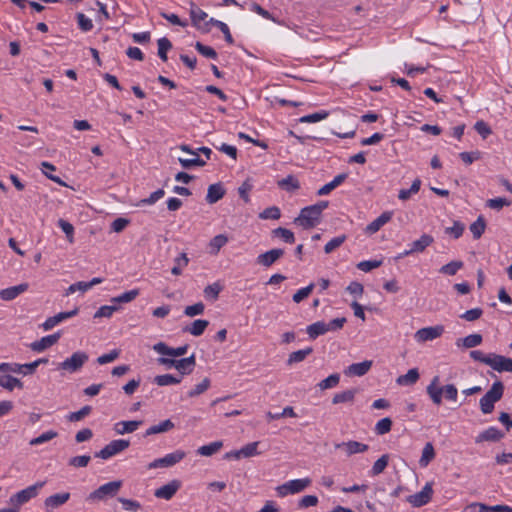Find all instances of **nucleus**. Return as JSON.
Listing matches in <instances>:
<instances>
[{
    "label": "nucleus",
    "mask_w": 512,
    "mask_h": 512,
    "mask_svg": "<svg viewBox=\"0 0 512 512\" xmlns=\"http://www.w3.org/2000/svg\"><path fill=\"white\" fill-rule=\"evenodd\" d=\"M439 376H434L426 388V392L433 404L440 406L443 403V397L450 402H456L458 398V389L454 384L438 386Z\"/></svg>",
    "instance_id": "1"
},
{
    "label": "nucleus",
    "mask_w": 512,
    "mask_h": 512,
    "mask_svg": "<svg viewBox=\"0 0 512 512\" xmlns=\"http://www.w3.org/2000/svg\"><path fill=\"white\" fill-rule=\"evenodd\" d=\"M504 393V384L501 381H495L491 388L480 399V409L483 414H490L494 410V405L498 402Z\"/></svg>",
    "instance_id": "2"
},
{
    "label": "nucleus",
    "mask_w": 512,
    "mask_h": 512,
    "mask_svg": "<svg viewBox=\"0 0 512 512\" xmlns=\"http://www.w3.org/2000/svg\"><path fill=\"white\" fill-rule=\"evenodd\" d=\"M157 362L165 366L167 369L175 368L180 372L181 376H184L189 375L193 372L196 365V357L195 354H192L189 357L182 358L179 360L173 358L159 357L157 359Z\"/></svg>",
    "instance_id": "3"
},
{
    "label": "nucleus",
    "mask_w": 512,
    "mask_h": 512,
    "mask_svg": "<svg viewBox=\"0 0 512 512\" xmlns=\"http://www.w3.org/2000/svg\"><path fill=\"white\" fill-rule=\"evenodd\" d=\"M122 481L116 480L105 483L99 488L91 492L88 496V500L92 501H104L108 498L115 497L122 487Z\"/></svg>",
    "instance_id": "4"
},
{
    "label": "nucleus",
    "mask_w": 512,
    "mask_h": 512,
    "mask_svg": "<svg viewBox=\"0 0 512 512\" xmlns=\"http://www.w3.org/2000/svg\"><path fill=\"white\" fill-rule=\"evenodd\" d=\"M45 485V481H40L31 485L10 497V504L12 506L20 508L21 505L27 503L32 498H35L38 495L39 490Z\"/></svg>",
    "instance_id": "5"
},
{
    "label": "nucleus",
    "mask_w": 512,
    "mask_h": 512,
    "mask_svg": "<svg viewBox=\"0 0 512 512\" xmlns=\"http://www.w3.org/2000/svg\"><path fill=\"white\" fill-rule=\"evenodd\" d=\"M311 484L310 478L290 480L282 485L276 487V492L279 497H285L288 494H296L305 490Z\"/></svg>",
    "instance_id": "6"
},
{
    "label": "nucleus",
    "mask_w": 512,
    "mask_h": 512,
    "mask_svg": "<svg viewBox=\"0 0 512 512\" xmlns=\"http://www.w3.org/2000/svg\"><path fill=\"white\" fill-rule=\"evenodd\" d=\"M320 218L321 216L310 205L301 209L299 216L294 219V223L303 229H311L319 223Z\"/></svg>",
    "instance_id": "7"
},
{
    "label": "nucleus",
    "mask_w": 512,
    "mask_h": 512,
    "mask_svg": "<svg viewBox=\"0 0 512 512\" xmlns=\"http://www.w3.org/2000/svg\"><path fill=\"white\" fill-rule=\"evenodd\" d=\"M130 446V441L126 439H117L111 441L109 444H107L103 449L95 453V457L101 458V459H108L125 449H127Z\"/></svg>",
    "instance_id": "8"
},
{
    "label": "nucleus",
    "mask_w": 512,
    "mask_h": 512,
    "mask_svg": "<svg viewBox=\"0 0 512 512\" xmlns=\"http://www.w3.org/2000/svg\"><path fill=\"white\" fill-rule=\"evenodd\" d=\"M88 358V354L85 352H75L71 357L60 363L59 369L70 373L76 372L88 361Z\"/></svg>",
    "instance_id": "9"
},
{
    "label": "nucleus",
    "mask_w": 512,
    "mask_h": 512,
    "mask_svg": "<svg viewBox=\"0 0 512 512\" xmlns=\"http://www.w3.org/2000/svg\"><path fill=\"white\" fill-rule=\"evenodd\" d=\"M433 494V488L432 483L428 482L425 484V486L422 488L420 492H417L413 495H410L407 497V501L413 506V507H421L426 505L432 498Z\"/></svg>",
    "instance_id": "10"
},
{
    "label": "nucleus",
    "mask_w": 512,
    "mask_h": 512,
    "mask_svg": "<svg viewBox=\"0 0 512 512\" xmlns=\"http://www.w3.org/2000/svg\"><path fill=\"white\" fill-rule=\"evenodd\" d=\"M184 457H185V452H183L181 450H177L175 452L165 455L162 458H158V459L154 460L153 462H151L148 465V468L154 469V468H158V467H171V466L177 464L178 462H180Z\"/></svg>",
    "instance_id": "11"
},
{
    "label": "nucleus",
    "mask_w": 512,
    "mask_h": 512,
    "mask_svg": "<svg viewBox=\"0 0 512 512\" xmlns=\"http://www.w3.org/2000/svg\"><path fill=\"white\" fill-rule=\"evenodd\" d=\"M444 332V327L442 325H437L433 327H425L419 329L414 337L418 342H426L434 340L442 335Z\"/></svg>",
    "instance_id": "12"
},
{
    "label": "nucleus",
    "mask_w": 512,
    "mask_h": 512,
    "mask_svg": "<svg viewBox=\"0 0 512 512\" xmlns=\"http://www.w3.org/2000/svg\"><path fill=\"white\" fill-rule=\"evenodd\" d=\"M181 487V481L174 479L156 489L154 496L159 499L170 500Z\"/></svg>",
    "instance_id": "13"
},
{
    "label": "nucleus",
    "mask_w": 512,
    "mask_h": 512,
    "mask_svg": "<svg viewBox=\"0 0 512 512\" xmlns=\"http://www.w3.org/2000/svg\"><path fill=\"white\" fill-rule=\"evenodd\" d=\"M489 367L499 373L512 372V359L492 353L491 360L489 361Z\"/></svg>",
    "instance_id": "14"
},
{
    "label": "nucleus",
    "mask_w": 512,
    "mask_h": 512,
    "mask_svg": "<svg viewBox=\"0 0 512 512\" xmlns=\"http://www.w3.org/2000/svg\"><path fill=\"white\" fill-rule=\"evenodd\" d=\"M284 250L281 248H274L269 251H266L260 255H258L256 262L257 264L264 266V267H270L273 265L277 260H279L284 255Z\"/></svg>",
    "instance_id": "15"
},
{
    "label": "nucleus",
    "mask_w": 512,
    "mask_h": 512,
    "mask_svg": "<svg viewBox=\"0 0 512 512\" xmlns=\"http://www.w3.org/2000/svg\"><path fill=\"white\" fill-rule=\"evenodd\" d=\"M61 337V332H56L54 334L42 337L40 340L32 342L29 347L34 352H42L46 350L47 348L53 346L58 342V340Z\"/></svg>",
    "instance_id": "16"
},
{
    "label": "nucleus",
    "mask_w": 512,
    "mask_h": 512,
    "mask_svg": "<svg viewBox=\"0 0 512 512\" xmlns=\"http://www.w3.org/2000/svg\"><path fill=\"white\" fill-rule=\"evenodd\" d=\"M153 349L161 355H167L170 357H180L186 354L188 350V345L185 344L177 348H172L166 345L164 342H159L153 346Z\"/></svg>",
    "instance_id": "17"
},
{
    "label": "nucleus",
    "mask_w": 512,
    "mask_h": 512,
    "mask_svg": "<svg viewBox=\"0 0 512 512\" xmlns=\"http://www.w3.org/2000/svg\"><path fill=\"white\" fill-rule=\"evenodd\" d=\"M78 312H79V308H77V307L71 311L60 312L52 317H48L45 320V322L41 325V327L45 331L51 330L54 326H56L60 322L66 320L68 318H71L73 316H76L78 314Z\"/></svg>",
    "instance_id": "18"
},
{
    "label": "nucleus",
    "mask_w": 512,
    "mask_h": 512,
    "mask_svg": "<svg viewBox=\"0 0 512 512\" xmlns=\"http://www.w3.org/2000/svg\"><path fill=\"white\" fill-rule=\"evenodd\" d=\"M335 448L336 449H344L347 456H351V455H354L357 453H364L368 450L369 447L367 444H364V443H361L358 441H354V440H350L347 442L335 444Z\"/></svg>",
    "instance_id": "19"
},
{
    "label": "nucleus",
    "mask_w": 512,
    "mask_h": 512,
    "mask_svg": "<svg viewBox=\"0 0 512 512\" xmlns=\"http://www.w3.org/2000/svg\"><path fill=\"white\" fill-rule=\"evenodd\" d=\"M70 499V493H57L47 497L44 501V507L47 512H51L52 510L62 506Z\"/></svg>",
    "instance_id": "20"
},
{
    "label": "nucleus",
    "mask_w": 512,
    "mask_h": 512,
    "mask_svg": "<svg viewBox=\"0 0 512 512\" xmlns=\"http://www.w3.org/2000/svg\"><path fill=\"white\" fill-rule=\"evenodd\" d=\"M373 362L371 360H365L360 363H353L348 366L344 373L346 376H363L371 369Z\"/></svg>",
    "instance_id": "21"
},
{
    "label": "nucleus",
    "mask_w": 512,
    "mask_h": 512,
    "mask_svg": "<svg viewBox=\"0 0 512 512\" xmlns=\"http://www.w3.org/2000/svg\"><path fill=\"white\" fill-rule=\"evenodd\" d=\"M393 216L392 211H385L365 228V232L368 234H374L379 231L386 223H388Z\"/></svg>",
    "instance_id": "22"
},
{
    "label": "nucleus",
    "mask_w": 512,
    "mask_h": 512,
    "mask_svg": "<svg viewBox=\"0 0 512 512\" xmlns=\"http://www.w3.org/2000/svg\"><path fill=\"white\" fill-rule=\"evenodd\" d=\"M141 420L120 421L114 424V431L118 435H124L136 431L142 425Z\"/></svg>",
    "instance_id": "23"
},
{
    "label": "nucleus",
    "mask_w": 512,
    "mask_h": 512,
    "mask_svg": "<svg viewBox=\"0 0 512 512\" xmlns=\"http://www.w3.org/2000/svg\"><path fill=\"white\" fill-rule=\"evenodd\" d=\"M9 373L11 371L0 370V386L9 391H12L15 387L22 389L23 383Z\"/></svg>",
    "instance_id": "24"
},
{
    "label": "nucleus",
    "mask_w": 512,
    "mask_h": 512,
    "mask_svg": "<svg viewBox=\"0 0 512 512\" xmlns=\"http://www.w3.org/2000/svg\"><path fill=\"white\" fill-rule=\"evenodd\" d=\"M225 193L226 191L222 183L218 182L215 184H211L207 190L206 201L209 204H214L221 200L224 197Z\"/></svg>",
    "instance_id": "25"
},
{
    "label": "nucleus",
    "mask_w": 512,
    "mask_h": 512,
    "mask_svg": "<svg viewBox=\"0 0 512 512\" xmlns=\"http://www.w3.org/2000/svg\"><path fill=\"white\" fill-rule=\"evenodd\" d=\"M504 437V433L501 432L496 427H489L488 429L481 432L475 439L476 443H481L484 441L497 442Z\"/></svg>",
    "instance_id": "26"
},
{
    "label": "nucleus",
    "mask_w": 512,
    "mask_h": 512,
    "mask_svg": "<svg viewBox=\"0 0 512 512\" xmlns=\"http://www.w3.org/2000/svg\"><path fill=\"white\" fill-rule=\"evenodd\" d=\"M28 289L27 283H21L16 286L8 287L0 291V298L4 301H11L18 295L25 292Z\"/></svg>",
    "instance_id": "27"
},
{
    "label": "nucleus",
    "mask_w": 512,
    "mask_h": 512,
    "mask_svg": "<svg viewBox=\"0 0 512 512\" xmlns=\"http://www.w3.org/2000/svg\"><path fill=\"white\" fill-rule=\"evenodd\" d=\"M434 242V238L429 234H423L421 237L410 244V249L413 254L422 253L427 247Z\"/></svg>",
    "instance_id": "28"
},
{
    "label": "nucleus",
    "mask_w": 512,
    "mask_h": 512,
    "mask_svg": "<svg viewBox=\"0 0 512 512\" xmlns=\"http://www.w3.org/2000/svg\"><path fill=\"white\" fill-rule=\"evenodd\" d=\"M483 341L481 334H470L464 338H459L456 341L457 347H464L466 349L474 348L480 345Z\"/></svg>",
    "instance_id": "29"
},
{
    "label": "nucleus",
    "mask_w": 512,
    "mask_h": 512,
    "mask_svg": "<svg viewBox=\"0 0 512 512\" xmlns=\"http://www.w3.org/2000/svg\"><path fill=\"white\" fill-rule=\"evenodd\" d=\"M348 177L347 173L338 174L331 182L322 186L318 191V196H323L329 194L332 190L342 184Z\"/></svg>",
    "instance_id": "30"
},
{
    "label": "nucleus",
    "mask_w": 512,
    "mask_h": 512,
    "mask_svg": "<svg viewBox=\"0 0 512 512\" xmlns=\"http://www.w3.org/2000/svg\"><path fill=\"white\" fill-rule=\"evenodd\" d=\"M227 242L228 237L224 234H218L214 236L208 244L209 253L211 255H217L221 248L227 244Z\"/></svg>",
    "instance_id": "31"
},
{
    "label": "nucleus",
    "mask_w": 512,
    "mask_h": 512,
    "mask_svg": "<svg viewBox=\"0 0 512 512\" xmlns=\"http://www.w3.org/2000/svg\"><path fill=\"white\" fill-rule=\"evenodd\" d=\"M209 321L204 319L195 320L191 326H186L183 331L188 332L193 336H200L204 333L205 329L208 327Z\"/></svg>",
    "instance_id": "32"
},
{
    "label": "nucleus",
    "mask_w": 512,
    "mask_h": 512,
    "mask_svg": "<svg viewBox=\"0 0 512 512\" xmlns=\"http://www.w3.org/2000/svg\"><path fill=\"white\" fill-rule=\"evenodd\" d=\"M277 185L287 192H293L300 188V182L294 175H288L287 177L279 180Z\"/></svg>",
    "instance_id": "33"
},
{
    "label": "nucleus",
    "mask_w": 512,
    "mask_h": 512,
    "mask_svg": "<svg viewBox=\"0 0 512 512\" xmlns=\"http://www.w3.org/2000/svg\"><path fill=\"white\" fill-rule=\"evenodd\" d=\"M357 393L356 389H348L339 393H336L332 398L334 405L341 403H352Z\"/></svg>",
    "instance_id": "34"
},
{
    "label": "nucleus",
    "mask_w": 512,
    "mask_h": 512,
    "mask_svg": "<svg viewBox=\"0 0 512 512\" xmlns=\"http://www.w3.org/2000/svg\"><path fill=\"white\" fill-rule=\"evenodd\" d=\"M436 453L434 446L431 442H427L422 450V455L419 460L421 467H427L429 463L435 458Z\"/></svg>",
    "instance_id": "35"
},
{
    "label": "nucleus",
    "mask_w": 512,
    "mask_h": 512,
    "mask_svg": "<svg viewBox=\"0 0 512 512\" xmlns=\"http://www.w3.org/2000/svg\"><path fill=\"white\" fill-rule=\"evenodd\" d=\"M174 426V423L170 419L164 420L157 425L149 427L145 432V436L167 432L173 429Z\"/></svg>",
    "instance_id": "36"
},
{
    "label": "nucleus",
    "mask_w": 512,
    "mask_h": 512,
    "mask_svg": "<svg viewBox=\"0 0 512 512\" xmlns=\"http://www.w3.org/2000/svg\"><path fill=\"white\" fill-rule=\"evenodd\" d=\"M307 334L311 339H316L318 336L325 334L328 332V328L326 327V323L323 321H317L311 325H309L306 329Z\"/></svg>",
    "instance_id": "37"
},
{
    "label": "nucleus",
    "mask_w": 512,
    "mask_h": 512,
    "mask_svg": "<svg viewBox=\"0 0 512 512\" xmlns=\"http://www.w3.org/2000/svg\"><path fill=\"white\" fill-rule=\"evenodd\" d=\"M419 379V372L416 368L408 370V372L404 375H400L396 382L399 385H413Z\"/></svg>",
    "instance_id": "38"
},
{
    "label": "nucleus",
    "mask_w": 512,
    "mask_h": 512,
    "mask_svg": "<svg viewBox=\"0 0 512 512\" xmlns=\"http://www.w3.org/2000/svg\"><path fill=\"white\" fill-rule=\"evenodd\" d=\"M223 447L222 441H214L198 448L197 453L201 456H212Z\"/></svg>",
    "instance_id": "39"
},
{
    "label": "nucleus",
    "mask_w": 512,
    "mask_h": 512,
    "mask_svg": "<svg viewBox=\"0 0 512 512\" xmlns=\"http://www.w3.org/2000/svg\"><path fill=\"white\" fill-rule=\"evenodd\" d=\"M486 221L482 215L478 216L475 222H473L469 229L473 235L474 239H479L485 232Z\"/></svg>",
    "instance_id": "40"
},
{
    "label": "nucleus",
    "mask_w": 512,
    "mask_h": 512,
    "mask_svg": "<svg viewBox=\"0 0 512 512\" xmlns=\"http://www.w3.org/2000/svg\"><path fill=\"white\" fill-rule=\"evenodd\" d=\"M312 352H313V348L312 347H307V348L302 349V350L294 351V352L289 354V357H288V360H287V364L288 365H292V364H295V363L302 362Z\"/></svg>",
    "instance_id": "41"
},
{
    "label": "nucleus",
    "mask_w": 512,
    "mask_h": 512,
    "mask_svg": "<svg viewBox=\"0 0 512 512\" xmlns=\"http://www.w3.org/2000/svg\"><path fill=\"white\" fill-rule=\"evenodd\" d=\"M28 365H29V363H26V364L2 363V364H0V370L11 371V373H18V374H23V375H32L33 373H25L27 371Z\"/></svg>",
    "instance_id": "42"
},
{
    "label": "nucleus",
    "mask_w": 512,
    "mask_h": 512,
    "mask_svg": "<svg viewBox=\"0 0 512 512\" xmlns=\"http://www.w3.org/2000/svg\"><path fill=\"white\" fill-rule=\"evenodd\" d=\"M464 263L460 260L451 261L445 265H443L439 272L444 275L453 276L455 275L461 268H463Z\"/></svg>",
    "instance_id": "43"
},
{
    "label": "nucleus",
    "mask_w": 512,
    "mask_h": 512,
    "mask_svg": "<svg viewBox=\"0 0 512 512\" xmlns=\"http://www.w3.org/2000/svg\"><path fill=\"white\" fill-rule=\"evenodd\" d=\"M182 380V377H176L171 374H163V375H157L154 378V382L158 386H168V385H174L179 384Z\"/></svg>",
    "instance_id": "44"
},
{
    "label": "nucleus",
    "mask_w": 512,
    "mask_h": 512,
    "mask_svg": "<svg viewBox=\"0 0 512 512\" xmlns=\"http://www.w3.org/2000/svg\"><path fill=\"white\" fill-rule=\"evenodd\" d=\"M208 23L217 27L220 30V32H222L224 34V38L227 43H229V44L234 43V39L230 33V30H229L227 24H225L224 22H222L220 20L214 19V18H210Z\"/></svg>",
    "instance_id": "45"
},
{
    "label": "nucleus",
    "mask_w": 512,
    "mask_h": 512,
    "mask_svg": "<svg viewBox=\"0 0 512 512\" xmlns=\"http://www.w3.org/2000/svg\"><path fill=\"white\" fill-rule=\"evenodd\" d=\"M158 56L164 62L167 61V52L172 48V43L167 37H162L157 41Z\"/></svg>",
    "instance_id": "46"
},
{
    "label": "nucleus",
    "mask_w": 512,
    "mask_h": 512,
    "mask_svg": "<svg viewBox=\"0 0 512 512\" xmlns=\"http://www.w3.org/2000/svg\"><path fill=\"white\" fill-rule=\"evenodd\" d=\"M175 265L171 269V273L175 276H179L182 274V268L186 267L189 263V258L186 253H181L178 257L174 260Z\"/></svg>",
    "instance_id": "47"
},
{
    "label": "nucleus",
    "mask_w": 512,
    "mask_h": 512,
    "mask_svg": "<svg viewBox=\"0 0 512 512\" xmlns=\"http://www.w3.org/2000/svg\"><path fill=\"white\" fill-rule=\"evenodd\" d=\"M388 463H389V455L388 454L382 455L379 459H377L374 462L372 469H371V475L377 476V475L381 474L388 466Z\"/></svg>",
    "instance_id": "48"
},
{
    "label": "nucleus",
    "mask_w": 512,
    "mask_h": 512,
    "mask_svg": "<svg viewBox=\"0 0 512 512\" xmlns=\"http://www.w3.org/2000/svg\"><path fill=\"white\" fill-rule=\"evenodd\" d=\"M273 235L281 238L285 243L293 244L295 242L294 233L283 227H278L272 231Z\"/></svg>",
    "instance_id": "49"
},
{
    "label": "nucleus",
    "mask_w": 512,
    "mask_h": 512,
    "mask_svg": "<svg viewBox=\"0 0 512 512\" xmlns=\"http://www.w3.org/2000/svg\"><path fill=\"white\" fill-rule=\"evenodd\" d=\"M91 411H92L91 406L86 405V406H83L78 411L69 413L66 418L69 422H78V421H81L86 416H88L91 413Z\"/></svg>",
    "instance_id": "50"
},
{
    "label": "nucleus",
    "mask_w": 512,
    "mask_h": 512,
    "mask_svg": "<svg viewBox=\"0 0 512 512\" xmlns=\"http://www.w3.org/2000/svg\"><path fill=\"white\" fill-rule=\"evenodd\" d=\"M57 436H58V433L56 431L49 430V431L42 433L38 437L31 439L29 444L31 446L40 445V444H43L45 442H48V441L56 438Z\"/></svg>",
    "instance_id": "51"
},
{
    "label": "nucleus",
    "mask_w": 512,
    "mask_h": 512,
    "mask_svg": "<svg viewBox=\"0 0 512 512\" xmlns=\"http://www.w3.org/2000/svg\"><path fill=\"white\" fill-rule=\"evenodd\" d=\"M138 295H139V290L138 289H133V290L124 292L123 294H121V295H119L117 297H113L111 299V302H114V303H128V302L133 301Z\"/></svg>",
    "instance_id": "52"
},
{
    "label": "nucleus",
    "mask_w": 512,
    "mask_h": 512,
    "mask_svg": "<svg viewBox=\"0 0 512 512\" xmlns=\"http://www.w3.org/2000/svg\"><path fill=\"white\" fill-rule=\"evenodd\" d=\"M222 286L219 283H213L204 288V296L213 301L217 300Z\"/></svg>",
    "instance_id": "53"
},
{
    "label": "nucleus",
    "mask_w": 512,
    "mask_h": 512,
    "mask_svg": "<svg viewBox=\"0 0 512 512\" xmlns=\"http://www.w3.org/2000/svg\"><path fill=\"white\" fill-rule=\"evenodd\" d=\"M339 381H340L339 374L334 373V374H331L330 376H328L327 378H325L324 380H322L321 382H319L318 387L321 390L330 389V388L337 386Z\"/></svg>",
    "instance_id": "54"
},
{
    "label": "nucleus",
    "mask_w": 512,
    "mask_h": 512,
    "mask_svg": "<svg viewBox=\"0 0 512 512\" xmlns=\"http://www.w3.org/2000/svg\"><path fill=\"white\" fill-rule=\"evenodd\" d=\"M392 420L389 417H385L379 420L375 425V432L377 435H384L391 431Z\"/></svg>",
    "instance_id": "55"
},
{
    "label": "nucleus",
    "mask_w": 512,
    "mask_h": 512,
    "mask_svg": "<svg viewBox=\"0 0 512 512\" xmlns=\"http://www.w3.org/2000/svg\"><path fill=\"white\" fill-rule=\"evenodd\" d=\"M329 112L322 110L313 114L305 115L300 118V122L302 123H314L321 120H324L328 117Z\"/></svg>",
    "instance_id": "56"
},
{
    "label": "nucleus",
    "mask_w": 512,
    "mask_h": 512,
    "mask_svg": "<svg viewBox=\"0 0 512 512\" xmlns=\"http://www.w3.org/2000/svg\"><path fill=\"white\" fill-rule=\"evenodd\" d=\"M195 49L204 57L210 58V59H216L217 58V52L214 48L204 45L201 42L195 43Z\"/></svg>",
    "instance_id": "57"
},
{
    "label": "nucleus",
    "mask_w": 512,
    "mask_h": 512,
    "mask_svg": "<svg viewBox=\"0 0 512 512\" xmlns=\"http://www.w3.org/2000/svg\"><path fill=\"white\" fill-rule=\"evenodd\" d=\"M346 240V235H340L331 239L325 246L324 252L326 254L332 253L335 249L339 248Z\"/></svg>",
    "instance_id": "58"
},
{
    "label": "nucleus",
    "mask_w": 512,
    "mask_h": 512,
    "mask_svg": "<svg viewBox=\"0 0 512 512\" xmlns=\"http://www.w3.org/2000/svg\"><path fill=\"white\" fill-rule=\"evenodd\" d=\"M58 225L62 229V231L65 233L68 242L73 243L74 242V227H73V225L64 219H59Z\"/></svg>",
    "instance_id": "59"
},
{
    "label": "nucleus",
    "mask_w": 512,
    "mask_h": 512,
    "mask_svg": "<svg viewBox=\"0 0 512 512\" xmlns=\"http://www.w3.org/2000/svg\"><path fill=\"white\" fill-rule=\"evenodd\" d=\"M258 445L259 442L256 441L248 443L247 445L243 446L241 449H239L241 457L248 458L260 454V452H258L257 450Z\"/></svg>",
    "instance_id": "60"
},
{
    "label": "nucleus",
    "mask_w": 512,
    "mask_h": 512,
    "mask_svg": "<svg viewBox=\"0 0 512 512\" xmlns=\"http://www.w3.org/2000/svg\"><path fill=\"white\" fill-rule=\"evenodd\" d=\"M204 309V304L202 302H197L193 305L186 306L184 309V314L188 317H194L203 314Z\"/></svg>",
    "instance_id": "61"
},
{
    "label": "nucleus",
    "mask_w": 512,
    "mask_h": 512,
    "mask_svg": "<svg viewBox=\"0 0 512 512\" xmlns=\"http://www.w3.org/2000/svg\"><path fill=\"white\" fill-rule=\"evenodd\" d=\"M511 202L504 197L489 199L486 205L491 209L501 210L504 206H510Z\"/></svg>",
    "instance_id": "62"
},
{
    "label": "nucleus",
    "mask_w": 512,
    "mask_h": 512,
    "mask_svg": "<svg viewBox=\"0 0 512 512\" xmlns=\"http://www.w3.org/2000/svg\"><path fill=\"white\" fill-rule=\"evenodd\" d=\"M210 387L209 378H204L201 383L197 384L195 388L188 392L189 397H196L202 393H204Z\"/></svg>",
    "instance_id": "63"
},
{
    "label": "nucleus",
    "mask_w": 512,
    "mask_h": 512,
    "mask_svg": "<svg viewBox=\"0 0 512 512\" xmlns=\"http://www.w3.org/2000/svg\"><path fill=\"white\" fill-rule=\"evenodd\" d=\"M91 460L89 455H81L70 458L69 465L75 468H83L86 467Z\"/></svg>",
    "instance_id": "64"
}]
</instances>
